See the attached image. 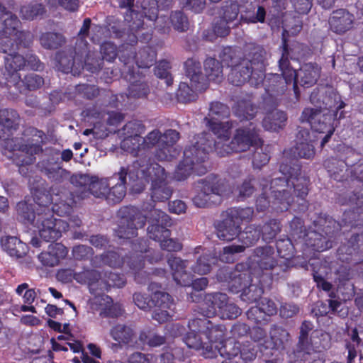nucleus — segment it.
Listing matches in <instances>:
<instances>
[{"instance_id":"obj_17","label":"nucleus","mask_w":363,"mask_h":363,"mask_svg":"<svg viewBox=\"0 0 363 363\" xmlns=\"http://www.w3.org/2000/svg\"><path fill=\"white\" fill-rule=\"evenodd\" d=\"M225 186L224 181L216 176L199 180L196 187L201 192L194 196V203L198 207H205L211 203H220Z\"/></svg>"},{"instance_id":"obj_1","label":"nucleus","mask_w":363,"mask_h":363,"mask_svg":"<svg viewBox=\"0 0 363 363\" xmlns=\"http://www.w3.org/2000/svg\"><path fill=\"white\" fill-rule=\"evenodd\" d=\"M143 207V210L149 212L148 215H143L134 206H125L119 210L121 217L120 224L116 233L119 238L130 239L137 236V230L145 225L146 219L150 223L147 228L149 237L160 242L162 249L167 251H178L182 248L179 242L169 238L170 232L166 228L170 225L168 215L159 209Z\"/></svg>"},{"instance_id":"obj_37","label":"nucleus","mask_w":363,"mask_h":363,"mask_svg":"<svg viewBox=\"0 0 363 363\" xmlns=\"http://www.w3.org/2000/svg\"><path fill=\"white\" fill-rule=\"evenodd\" d=\"M270 338L269 342L263 344L265 349H284L289 340V333L286 330L274 325L270 330Z\"/></svg>"},{"instance_id":"obj_33","label":"nucleus","mask_w":363,"mask_h":363,"mask_svg":"<svg viewBox=\"0 0 363 363\" xmlns=\"http://www.w3.org/2000/svg\"><path fill=\"white\" fill-rule=\"evenodd\" d=\"M247 58L242 60L249 62V67L255 74L257 71L262 73L266 66L267 54L264 49L259 45L251 46Z\"/></svg>"},{"instance_id":"obj_39","label":"nucleus","mask_w":363,"mask_h":363,"mask_svg":"<svg viewBox=\"0 0 363 363\" xmlns=\"http://www.w3.org/2000/svg\"><path fill=\"white\" fill-rule=\"evenodd\" d=\"M286 120L285 113L277 109L267 113L262 121V125L267 130L277 131L281 128Z\"/></svg>"},{"instance_id":"obj_24","label":"nucleus","mask_w":363,"mask_h":363,"mask_svg":"<svg viewBox=\"0 0 363 363\" xmlns=\"http://www.w3.org/2000/svg\"><path fill=\"white\" fill-rule=\"evenodd\" d=\"M318 140V135L310 132L306 128H301L296 135V145L294 154L305 159L312 158L315 155L314 143Z\"/></svg>"},{"instance_id":"obj_32","label":"nucleus","mask_w":363,"mask_h":363,"mask_svg":"<svg viewBox=\"0 0 363 363\" xmlns=\"http://www.w3.org/2000/svg\"><path fill=\"white\" fill-rule=\"evenodd\" d=\"M320 71L317 65L308 63L303 65L297 72L295 71L296 84L298 82L301 86L307 87L313 86L320 76Z\"/></svg>"},{"instance_id":"obj_13","label":"nucleus","mask_w":363,"mask_h":363,"mask_svg":"<svg viewBox=\"0 0 363 363\" xmlns=\"http://www.w3.org/2000/svg\"><path fill=\"white\" fill-rule=\"evenodd\" d=\"M145 164L148 167L145 171L147 179H138V184L133 186L134 191H141L150 181L152 182L151 197L154 201H164L169 199L172 194V189L167 182V174L164 168L157 163H149L146 159Z\"/></svg>"},{"instance_id":"obj_7","label":"nucleus","mask_w":363,"mask_h":363,"mask_svg":"<svg viewBox=\"0 0 363 363\" xmlns=\"http://www.w3.org/2000/svg\"><path fill=\"white\" fill-rule=\"evenodd\" d=\"M333 94L334 100L327 99L326 101H324L323 104H325V107L323 110L306 108L303 111L301 116V121L307 122L312 129L311 132H313L315 135H316L315 133H326L321 141L322 147L328 142L334 132V128L331 125L334 116L329 113L328 108L337 110L345 106V103L340 100V96L335 93Z\"/></svg>"},{"instance_id":"obj_57","label":"nucleus","mask_w":363,"mask_h":363,"mask_svg":"<svg viewBox=\"0 0 363 363\" xmlns=\"http://www.w3.org/2000/svg\"><path fill=\"white\" fill-rule=\"evenodd\" d=\"M19 46L23 45L18 40H14L12 36L0 35V52L7 54L14 52Z\"/></svg>"},{"instance_id":"obj_26","label":"nucleus","mask_w":363,"mask_h":363,"mask_svg":"<svg viewBox=\"0 0 363 363\" xmlns=\"http://www.w3.org/2000/svg\"><path fill=\"white\" fill-rule=\"evenodd\" d=\"M26 65L25 58L16 52H11L5 57V68L9 77L6 79L9 82L18 85L21 82V77L18 71L22 69Z\"/></svg>"},{"instance_id":"obj_64","label":"nucleus","mask_w":363,"mask_h":363,"mask_svg":"<svg viewBox=\"0 0 363 363\" xmlns=\"http://www.w3.org/2000/svg\"><path fill=\"white\" fill-rule=\"evenodd\" d=\"M140 340L146 342L150 347H159L165 343V337L157 334L147 336L145 333L140 335Z\"/></svg>"},{"instance_id":"obj_21","label":"nucleus","mask_w":363,"mask_h":363,"mask_svg":"<svg viewBox=\"0 0 363 363\" xmlns=\"http://www.w3.org/2000/svg\"><path fill=\"white\" fill-rule=\"evenodd\" d=\"M168 264L172 272V277L175 282L182 286H192L193 289L199 291L203 290L208 285L207 278L202 277L192 281L191 277L186 272V262L179 257H171L168 259Z\"/></svg>"},{"instance_id":"obj_9","label":"nucleus","mask_w":363,"mask_h":363,"mask_svg":"<svg viewBox=\"0 0 363 363\" xmlns=\"http://www.w3.org/2000/svg\"><path fill=\"white\" fill-rule=\"evenodd\" d=\"M242 264H238L235 270L230 274L231 287L236 291L242 290L241 298L242 301L253 303L257 302L262 295L263 287L271 281L252 275L249 269L242 271Z\"/></svg>"},{"instance_id":"obj_46","label":"nucleus","mask_w":363,"mask_h":363,"mask_svg":"<svg viewBox=\"0 0 363 363\" xmlns=\"http://www.w3.org/2000/svg\"><path fill=\"white\" fill-rule=\"evenodd\" d=\"M65 41L63 35L57 33H45L40 38V45L46 49H57L62 45Z\"/></svg>"},{"instance_id":"obj_25","label":"nucleus","mask_w":363,"mask_h":363,"mask_svg":"<svg viewBox=\"0 0 363 363\" xmlns=\"http://www.w3.org/2000/svg\"><path fill=\"white\" fill-rule=\"evenodd\" d=\"M228 297L223 293H212L206 294L203 301L201 313L202 318L218 315L222 307L228 301Z\"/></svg>"},{"instance_id":"obj_58","label":"nucleus","mask_w":363,"mask_h":363,"mask_svg":"<svg viewBox=\"0 0 363 363\" xmlns=\"http://www.w3.org/2000/svg\"><path fill=\"white\" fill-rule=\"evenodd\" d=\"M269 160V156L267 152L266 147L260 145L255 148L252 157V164L255 168H261L267 164Z\"/></svg>"},{"instance_id":"obj_51","label":"nucleus","mask_w":363,"mask_h":363,"mask_svg":"<svg viewBox=\"0 0 363 363\" xmlns=\"http://www.w3.org/2000/svg\"><path fill=\"white\" fill-rule=\"evenodd\" d=\"M309 239L308 245H311L313 250L316 251H325L332 247V243L327 239V238L311 232L307 235Z\"/></svg>"},{"instance_id":"obj_16","label":"nucleus","mask_w":363,"mask_h":363,"mask_svg":"<svg viewBox=\"0 0 363 363\" xmlns=\"http://www.w3.org/2000/svg\"><path fill=\"white\" fill-rule=\"evenodd\" d=\"M3 146L9 152L7 157L12 159L17 166L29 165L35 160V155L42 152L40 145L33 139L8 138Z\"/></svg>"},{"instance_id":"obj_56","label":"nucleus","mask_w":363,"mask_h":363,"mask_svg":"<svg viewBox=\"0 0 363 363\" xmlns=\"http://www.w3.org/2000/svg\"><path fill=\"white\" fill-rule=\"evenodd\" d=\"M241 314V310L228 299L217 315L222 319H234Z\"/></svg>"},{"instance_id":"obj_19","label":"nucleus","mask_w":363,"mask_h":363,"mask_svg":"<svg viewBox=\"0 0 363 363\" xmlns=\"http://www.w3.org/2000/svg\"><path fill=\"white\" fill-rule=\"evenodd\" d=\"M0 35L12 36L23 47H28L33 41V35L28 31L21 30V23L18 17L11 12L0 16Z\"/></svg>"},{"instance_id":"obj_63","label":"nucleus","mask_w":363,"mask_h":363,"mask_svg":"<svg viewBox=\"0 0 363 363\" xmlns=\"http://www.w3.org/2000/svg\"><path fill=\"white\" fill-rule=\"evenodd\" d=\"M101 53L103 56V59L111 62L117 56L116 47L111 42H106L101 46Z\"/></svg>"},{"instance_id":"obj_43","label":"nucleus","mask_w":363,"mask_h":363,"mask_svg":"<svg viewBox=\"0 0 363 363\" xmlns=\"http://www.w3.org/2000/svg\"><path fill=\"white\" fill-rule=\"evenodd\" d=\"M204 70L206 78L210 81L220 82L223 79V66L220 62L212 57L204 62Z\"/></svg>"},{"instance_id":"obj_41","label":"nucleus","mask_w":363,"mask_h":363,"mask_svg":"<svg viewBox=\"0 0 363 363\" xmlns=\"http://www.w3.org/2000/svg\"><path fill=\"white\" fill-rule=\"evenodd\" d=\"M121 147L133 155L140 157L138 160L146 159L149 163H151L150 158L147 159L145 149H143L141 138H123L121 143Z\"/></svg>"},{"instance_id":"obj_6","label":"nucleus","mask_w":363,"mask_h":363,"mask_svg":"<svg viewBox=\"0 0 363 363\" xmlns=\"http://www.w3.org/2000/svg\"><path fill=\"white\" fill-rule=\"evenodd\" d=\"M38 208L36 218L33 223L38 229L40 236L46 242L54 241L62 236V233L68 230L67 222L62 219L53 218L52 212L48 205L53 202L49 194H43L36 196Z\"/></svg>"},{"instance_id":"obj_50","label":"nucleus","mask_w":363,"mask_h":363,"mask_svg":"<svg viewBox=\"0 0 363 363\" xmlns=\"http://www.w3.org/2000/svg\"><path fill=\"white\" fill-rule=\"evenodd\" d=\"M19 116L14 110L3 109L0 111V124L7 128H16L18 125Z\"/></svg>"},{"instance_id":"obj_12","label":"nucleus","mask_w":363,"mask_h":363,"mask_svg":"<svg viewBox=\"0 0 363 363\" xmlns=\"http://www.w3.org/2000/svg\"><path fill=\"white\" fill-rule=\"evenodd\" d=\"M55 60L62 72L65 73L72 72L74 74L79 73L84 67L91 72H96L101 68L103 63V59L96 57L94 52H87L86 43L84 44L82 50L77 53L74 57L63 51L57 53Z\"/></svg>"},{"instance_id":"obj_60","label":"nucleus","mask_w":363,"mask_h":363,"mask_svg":"<svg viewBox=\"0 0 363 363\" xmlns=\"http://www.w3.org/2000/svg\"><path fill=\"white\" fill-rule=\"evenodd\" d=\"M101 263L111 267H119L124 262L123 259L116 252H108L101 257Z\"/></svg>"},{"instance_id":"obj_2","label":"nucleus","mask_w":363,"mask_h":363,"mask_svg":"<svg viewBox=\"0 0 363 363\" xmlns=\"http://www.w3.org/2000/svg\"><path fill=\"white\" fill-rule=\"evenodd\" d=\"M189 331L184 342L190 348L203 350L206 358L216 356L218 352L222 357L238 358L240 343L232 340L224 341L225 328L217 325L206 318H194L188 324Z\"/></svg>"},{"instance_id":"obj_22","label":"nucleus","mask_w":363,"mask_h":363,"mask_svg":"<svg viewBox=\"0 0 363 363\" xmlns=\"http://www.w3.org/2000/svg\"><path fill=\"white\" fill-rule=\"evenodd\" d=\"M230 52L231 50L228 49V52H225L223 57V61L227 62L228 66L231 67L228 79L232 84L240 86L255 74L250 69L248 61L241 60L240 57L232 55Z\"/></svg>"},{"instance_id":"obj_45","label":"nucleus","mask_w":363,"mask_h":363,"mask_svg":"<svg viewBox=\"0 0 363 363\" xmlns=\"http://www.w3.org/2000/svg\"><path fill=\"white\" fill-rule=\"evenodd\" d=\"M324 165L334 179L341 181L345 179V175L341 174L346 169L347 164L344 161L330 158L325 161Z\"/></svg>"},{"instance_id":"obj_28","label":"nucleus","mask_w":363,"mask_h":363,"mask_svg":"<svg viewBox=\"0 0 363 363\" xmlns=\"http://www.w3.org/2000/svg\"><path fill=\"white\" fill-rule=\"evenodd\" d=\"M99 273L95 270H85L82 273H74L71 269H61L57 273V279L65 283L70 282L73 279L81 284H91L98 280Z\"/></svg>"},{"instance_id":"obj_53","label":"nucleus","mask_w":363,"mask_h":363,"mask_svg":"<svg viewBox=\"0 0 363 363\" xmlns=\"http://www.w3.org/2000/svg\"><path fill=\"white\" fill-rule=\"evenodd\" d=\"M254 211L252 208L246 207L244 208H233L227 211V215L235 221H249L253 216Z\"/></svg>"},{"instance_id":"obj_59","label":"nucleus","mask_w":363,"mask_h":363,"mask_svg":"<svg viewBox=\"0 0 363 363\" xmlns=\"http://www.w3.org/2000/svg\"><path fill=\"white\" fill-rule=\"evenodd\" d=\"M279 231V223L276 220H272L264 224L261 230L262 233V238L265 241H270L274 238Z\"/></svg>"},{"instance_id":"obj_5","label":"nucleus","mask_w":363,"mask_h":363,"mask_svg":"<svg viewBox=\"0 0 363 363\" xmlns=\"http://www.w3.org/2000/svg\"><path fill=\"white\" fill-rule=\"evenodd\" d=\"M211 135L202 133L194 137L191 145L184 151V159L177 166L174 178L182 181L188 178L193 171L198 174L206 173V168L202 164L207 159L210 151L213 150Z\"/></svg>"},{"instance_id":"obj_55","label":"nucleus","mask_w":363,"mask_h":363,"mask_svg":"<svg viewBox=\"0 0 363 363\" xmlns=\"http://www.w3.org/2000/svg\"><path fill=\"white\" fill-rule=\"evenodd\" d=\"M217 262V258L210 255L200 257L193 267V271L199 274H206L211 271V264Z\"/></svg>"},{"instance_id":"obj_52","label":"nucleus","mask_w":363,"mask_h":363,"mask_svg":"<svg viewBox=\"0 0 363 363\" xmlns=\"http://www.w3.org/2000/svg\"><path fill=\"white\" fill-rule=\"evenodd\" d=\"M240 12L239 5L236 2H225L222 6L219 17L232 23L235 21Z\"/></svg>"},{"instance_id":"obj_29","label":"nucleus","mask_w":363,"mask_h":363,"mask_svg":"<svg viewBox=\"0 0 363 363\" xmlns=\"http://www.w3.org/2000/svg\"><path fill=\"white\" fill-rule=\"evenodd\" d=\"M354 16L344 9L334 11L329 19L330 29L336 33H344L352 27Z\"/></svg>"},{"instance_id":"obj_27","label":"nucleus","mask_w":363,"mask_h":363,"mask_svg":"<svg viewBox=\"0 0 363 363\" xmlns=\"http://www.w3.org/2000/svg\"><path fill=\"white\" fill-rule=\"evenodd\" d=\"M124 72L126 73L125 75V79L130 82L128 96L133 98L147 96L150 92V88L147 84L141 79L139 72L136 73L135 72L134 67H133L132 69L128 68V71Z\"/></svg>"},{"instance_id":"obj_31","label":"nucleus","mask_w":363,"mask_h":363,"mask_svg":"<svg viewBox=\"0 0 363 363\" xmlns=\"http://www.w3.org/2000/svg\"><path fill=\"white\" fill-rule=\"evenodd\" d=\"M132 54L131 58L128 57L127 60L125 59L123 60L125 64L123 72H128V68L132 69L133 67H130V65L133 62L136 63V67H134L135 69H138L139 68L150 67L155 61V52L150 48H144L137 55H135L133 52ZM135 72H136V70Z\"/></svg>"},{"instance_id":"obj_8","label":"nucleus","mask_w":363,"mask_h":363,"mask_svg":"<svg viewBox=\"0 0 363 363\" xmlns=\"http://www.w3.org/2000/svg\"><path fill=\"white\" fill-rule=\"evenodd\" d=\"M289 55L286 43L284 41L282 55L279 60V68L281 74H268L263 80L266 92L272 97L281 96L291 86L296 99L299 97L298 88L295 82V69L290 65Z\"/></svg>"},{"instance_id":"obj_18","label":"nucleus","mask_w":363,"mask_h":363,"mask_svg":"<svg viewBox=\"0 0 363 363\" xmlns=\"http://www.w3.org/2000/svg\"><path fill=\"white\" fill-rule=\"evenodd\" d=\"M253 272L252 275L257 278L262 277L271 281L272 279L273 271L279 274L278 265L276 259L274 250L271 246L257 247L255 250L253 255Z\"/></svg>"},{"instance_id":"obj_61","label":"nucleus","mask_w":363,"mask_h":363,"mask_svg":"<svg viewBox=\"0 0 363 363\" xmlns=\"http://www.w3.org/2000/svg\"><path fill=\"white\" fill-rule=\"evenodd\" d=\"M169 63L167 61L160 62L155 68V74L160 78L165 79L167 86L172 83V79L169 74Z\"/></svg>"},{"instance_id":"obj_23","label":"nucleus","mask_w":363,"mask_h":363,"mask_svg":"<svg viewBox=\"0 0 363 363\" xmlns=\"http://www.w3.org/2000/svg\"><path fill=\"white\" fill-rule=\"evenodd\" d=\"M261 229L255 225H250L245 228V230L240 234V240L243 245H232L223 247V253L220 255V259L225 262L233 261V255L242 252L245 249L254 245L260 238Z\"/></svg>"},{"instance_id":"obj_44","label":"nucleus","mask_w":363,"mask_h":363,"mask_svg":"<svg viewBox=\"0 0 363 363\" xmlns=\"http://www.w3.org/2000/svg\"><path fill=\"white\" fill-rule=\"evenodd\" d=\"M256 113L257 108L250 99L239 101L234 107V113L241 121L252 119Z\"/></svg>"},{"instance_id":"obj_48","label":"nucleus","mask_w":363,"mask_h":363,"mask_svg":"<svg viewBox=\"0 0 363 363\" xmlns=\"http://www.w3.org/2000/svg\"><path fill=\"white\" fill-rule=\"evenodd\" d=\"M145 131V126L141 122L133 121L127 123L121 130L119 135L123 138H141L140 134Z\"/></svg>"},{"instance_id":"obj_36","label":"nucleus","mask_w":363,"mask_h":363,"mask_svg":"<svg viewBox=\"0 0 363 363\" xmlns=\"http://www.w3.org/2000/svg\"><path fill=\"white\" fill-rule=\"evenodd\" d=\"M2 249L11 257H22L28 252V246L26 243L19 240L16 237L6 236L1 240Z\"/></svg>"},{"instance_id":"obj_47","label":"nucleus","mask_w":363,"mask_h":363,"mask_svg":"<svg viewBox=\"0 0 363 363\" xmlns=\"http://www.w3.org/2000/svg\"><path fill=\"white\" fill-rule=\"evenodd\" d=\"M328 335L318 330H313L311 333V345H306L308 350L313 352H320L328 346Z\"/></svg>"},{"instance_id":"obj_40","label":"nucleus","mask_w":363,"mask_h":363,"mask_svg":"<svg viewBox=\"0 0 363 363\" xmlns=\"http://www.w3.org/2000/svg\"><path fill=\"white\" fill-rule=\"evenodd\" d=\"M38 167L50 179L60 182L66 177L67 172L58 162L47 161L38 163Z\"/></svg>"},{"instance_id":"obj_11","label":"nucleus","mask_w":363,"mask_h":363,"mask_svg":"<svg viewBox=\"0 0 363 363\" xmlns=\"http://www.w3.org/2000/svg\"><path fill=\"white\" fill-rule=\"evenodd\" d=\"M145 160L134 161L128 167H122L120 171L111 177L109 180L118 182L113 185L111 189L108 188L106 199L109 203H116L120 202L125 196L126 193V177L128 176L130 182L138 184V179H147L145 171L148 167L145 164Z\"/></svg>"},{"instance_id":"obj_42","label":"nucleus","mask_w":363,"mask_h":363,"mask_svg":"<svg viewBox=\"0 0 363 363\" xmlns=\"http://www.w3.org/2000/svg\"><path fill=\"white\" fill-rule=\"evenodd\" d=\"M109 334L117 342L128 345L133 342L135 334L133 329L123 324H118L111 328Z\"/></svg>"},{"instance_id":"obj_30","label":"nucleus","mask_w":363,"mask_h":363,"mask_svg":"<svg viewBox=\"0 0 363 363\" xmlns=\"http://www.w3.org/2000/svg\"><path fill=\"white\" fill-rule=\"evenodd\" d=\"M67 254V250L63 245L52 243L48 246L46 252H43L38 255V259L43 265L54 267L57 265Z\"/></svg>"},{"instance_id":"obj_15","label":"nucleus","mask_w":363,"mask_h":363,"mask_svg":"<svg viewBox=\"0 0 363 363\" xmlns=\"http://www.w3.org/2000/svg\"><path fill=\"white\" fill-rule=\"evenodd\" d=\"M186 77L190 79L191 87L186 82H181L177 91L180 102L188 103L196 100L197 92L208 88V80L201 72V63L195 59H188L184 64Z\"/></svg>"},{"instance_id":"obj_38","label":"nucleus","mask_w":363,"mask_h":363,"mask_svg":"<svg viewBox=\"0 0 363 363\" xmlns=\"http://www.w3.org/2000/svg\"><path fill=\"white\" fill-rule=\"evenodd\" d=\"M229 115L230 110L227 106L218 101L212 102L209 106L208 113L204 118V121L206 126L211 130L213 123H221L218 119L227 118Z\"/></svg>"},{"instance_id":"obj_35","label":"nucleus","mask_w":363,"mask_h":363,"mask_svg":"<svg viewBox=\"0 0 363 363\" xmlns=\"http://www.w3.org/2000/svg\"><path fill=\"white\" fill-rule=\"evenodd\" d=\"M43 194H48V192L38 191L34 197V206L33 203H29L27 201H21L17 203L16 211L19 218L28 223H33L36 218L38 213L37 209L40 208L37 203L36 196H42Z\"/></svg>"},{"instance_id":"obj_4","label":"nucleus","mask_w":363,"mask_h":363,"mask_svg":"<svg viewBox=\"0 0 363 363\" xmlns=\"http://www.w3.org/2000/svg\"><path fill=\"white\" fill-rule=\"evenodd\" d=\"M233 127L232 121L213 123L211 131L217 137L212 143L213 150L221 157L233 152H244L251 146L257 145L260 142L256 125L250 122L247 126H242L236 130L233 139L230 142V130Z\"/></svg>"},{"instance_id":"obj_49","label":"nucleus","mask_w":363,"mask_h":363,"mask_svg":"<svg viewBox=\"0 0 363 363\" xmlns=\"http://www.w3.org/2000/svg\"><path fill=\"white\" fill-rule=\"evenodd\" d=\"M45 8L42 4L32 2L21 6L20 10L21 16L26 20H33L41 16L45 13Z\"/></svg>"},{"instance_id":"obj_20","label":"nucleus","mask_w":363,"mask_h":363,"mask_svg":"<svg viewBox=\"0 0 363 363\" xmlns=\"http://www.w3.org/2000/svg\"><path fill=\"white\" fill-rule=\"evenodd\" d=\"M72 182L76 186L83 188L79 195L81 199L88 196L89 194L97 198L106 199L108 191V179H99L96 177H90L87 174H77L72 178Z\"/></svg>"},{"instance_id":"obj_54","label":"nucleus","mask_w":363,"mask_h":363,"mask_svg":"<svg viewBox=\"0 0 363 363\" xmlns=\"http://www.w3.org/2000/svg\"><path fill=\"white\" fill-rule=\"evenodd\" d=\"M152 307L171 308L173 306V301L170 296L164 291L156 290L153 292L151 298Z\"/></svg>"},{"instance_id":"obj_62","label":"nucleus","mask_w":363,"mask_h":363,"mask_svg":"<svg viewBox=\"0 0 363 363\" xmlns=\"http://www.w3.org/2000/svg\"><path fill=\"white\" fill-rule=\"evenodd\" d=\"M230 23L218 16L213 23V30L217 36L224 37L229 34Z\"/></svg>"},{"instance_id":"obj_34","label":"nucleus","mask_w":363,"mask_h":363,"mask_svg":"<svg viewBox=\"0 0 363 363\" xmlns=\"http://www.w3.org/2000/svg\"><path fill=\"white\" fill-rule=\"evenodd\" d=\"M216 228L218 238L225 241L234 240L240 233L239 222L233 220L228 215L217 225Z\"/></svg>"},{"instance_id":"obj_14","label":"nucleus","mask_w":363,"mask_h":363,"mask_svg":"<svg viewBox=\"0 0 363 363\" xmlns=\"http://www.w3.org/2000/svg\"><path fill=\"white\" fill-rule=\"evenodd\" d=\"M171 5L164 6V5H159L157 0H144L142 3L143 15L150 21L156 20L157 27L163 33L169 32L171 26L179 32L186 31L189 28V21L187 17L181 11L172 12L167 21L162 16H157L159 9H165Z\"/></svg>"},{"instance_id":"obj_3","label":"nucleus","mask_w":363,"mask_h":363,"mask_svg":"<svg viewBox=\"0 0 363 363\" xmlns=\"http://www.w3.org/2000/svg\"><path fill=\"white\" fill-rule=\"evenodd\" d=\"M286 169V165L281 164L280 166V171L284 174V177L274 179L269 186L267 180H264V183L260 184L262 193L256 201L257 211H264L269 207L270 203L277 211L287 210L292 201L291 194L292 189L297 196L304 198L308 194V189L303 184V181L305 179L298 177L299 168H293L291 171L287 172Z\"/></svg>"},{"instance_id":"obj_10","label":"nucleus","mask_w":363,"mask_h":363,"mask_svg":"<svg viewBox=\"0 0 363 363\" xmlns=\"http://www.w3.org/2000/svg\"><path fill=\"white\" fill-rule=\"evenodd\" d=\"M179 138V133L175 130L169 129L162 133L160 130L155 129L145 138H141L143 149L146 151L157 145L156 157L160 161H169L179 154L174 147Z\"/></svg>"}]
</instances>
